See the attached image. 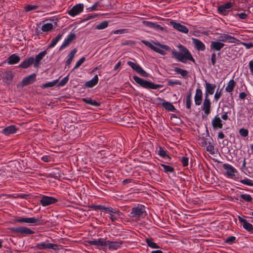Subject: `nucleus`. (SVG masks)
Here are the masks:
<instances>
[{
  "mask_svg": "<svg viewBox=\"0 0 253 253\" xmlns=\"http://www.w3.org/2000/svg\"><path fill=\"white\" fill-rule=\"evenodd\" d=\"M85 242L89 245L95 246L97 248H102L103 251H105L107 248L110 251H116L120 249L124 243V241L122 240L113 241L103 238L87 240Z\"/></svg>",
  "mask_w": 253,
  "mask_h": 253,
  "instance_id": "1",
  "label": "nucleus"
},
{
  "mask_svg": "<svg viewBox=\"0 0 253 253\" xmlns=\"http://www.w3.org/2000/svg\"><path fill=\"white\" fill-rule=\"evenodd\" d=\"M180 51H177L173 49L171 50V54L173 57H174L177 60L185 63L187 61H190L193 62H195V59L192 57L191 53L189 50L185 46L180 45Z\"/></svg>",
  "mask_w": 253,
  "mask_h": 253,
  "instance_id": "2",
  "label": "nucleus"
},
{
  "mask_svg": "<svg viewBox=\"0 0 253 253\" xmlns=\"http://www.w3.org/2000/svg\"><path fill=\"white\" fill-rule=\"evenodd\" d=\"M132 78L137 84L145 89H157L163 86L162 84H155L152 82L145 80L136 75H134Z\"/></svg>",
  "mask_w": 253,
  "mask_h": 253,
  "instance_id": "3",
  "label": "nucleus"
},
{
  "mask_svg": "<svg viewBox=\"0 0 253 253\" xmlns=\"http://www.w3.org/2000/svg\"><path fill=\"white\" fill-rule=\"evenodd\" d=\"M141 42L146 46L150 48L153 51L163 55L166 54V52L165 51V50H170L171 49L169 46L168 45L161 44L160 43H155V44L159 46L157 47L155 46V45H154L147 41L143 40L141 41Z\"/></svg>",
  "mask_w": 253,
  "mask_h": 253,
  "instance_id": "4",
  "label": "nucleus"
},
{
  "mask_svg": "<svg viewBox=\"0 0 253 253\" xmlns=\"http://www.w3.org/2000/svg\"><path fill=\"white\" fill-rule=\"evenodd\" d=\"M146 215V212L144 206L138 205L132 209L129 216L135 219L139 220L140 218H144Z\"/></svg>",
  "mask_w": 253,
  "mask_h": 253,
  "instance_id": "5",
  "label": "nucleus"
},
{
  "mask_svg": "<svg viewBox=\"0 0 253 253\" xmlns=\"http://www.w3.org/2000/svg\"><path fill=\"white\" fill-rule=\"evenodd\" d=\"M233 5L234 2L231 1L219 5L217 7L218 13L224 16L227 15L232 9Z\"/></svg>",
  "mask_w": 253,
  "mask_h": 253,
  "instance_id": "6",
  "label": "nucleus"
},
{
  "mask_svg": "<svg viewBox=\"0 0 253 253\" xmlns=\"http://www.w3.org/2000/svg\"><path fill=\"white\" fill-rule=\"evenodd\" d=\"M127 64L141 77L145 78L149 77V74L143 70L139 64L130 61H127Z\"/></svg>",
  "mask_w": 253,
  "mask_h": 253,
  "instance_id": "7",
  "label": "nucleus"
},
{
  "mask_svg": "<svg viewBox=\"0 0 253 253\" xmlns=\"http://www.w3.org/2000/svg\"><path fill=\"white\" fill-rule=\"evenodd\" d=\"M212 129L214 130L221 129L224 125V123L218 115H215L211 121Z\"/></svg>",
  "mask_w": 253,
  "mask_h": 253,
  "instance_id": "8",
  "label": "nucleus"
},
{
  "mask_svg": "<svg viewBox=\"0 0 253 253\" xmlns=\"http://www.w3.org/2000/svg\"><path fill=\"white\" fill-rule=\"evenodd\" d=\"M58 200L53 197L43 195L40 200V204L42 207H46L51 204H53L57 202Z\"/></svg>",
  "mask_w": 253,
  "mask_h": 253,
  "instance_id": "9",
  "label": "nucleus"
},
{
  "mask_svg": "<svg viewBox=\"0 0 253 253\" xmlns=\"http://www.w3.org/2000/svg\"><path fill=\"white\" fill-rule=\"evenodd\" d=\"M36 248L38 250H46V249H52L57 250L58 249V245L52 243H48L44 242H41L37 244Z\"/></svg>",
  "mask_w": 253,
  "mask_h": 253,
  "instance_id": "10",
  "label": "nucleus"
},
{
  "mask_svg": "<svg viewBox=\"0 0 253 253\" xmlns=\"http://www.w3.org/2000/svg\"><path fill=\"white\" fill-rule=\"evenodd\" d=\"M222 167L226 170V174L228 177L231 178H236V173L237 172V170L232 165L229 164H224Z\"/></svg>",
  "mask_w": 253,
  "mask_h": 253,
  "instance_id": "11",
  "label": "nucleus"
},
{
  "mask_svg": "<svg viewBox=\"0 0 253 253\" xmlns=\"http://www.w3.org/2000/svg\"><path fill=\"white\" fill-rule=\"evenodd\" d=\"M218 40L222 42H228L232 43H238L239 42L236 38L226 34H220Z\"/></svg>",
  "mask_w": 253,
  "mask_h": 253,
  "instance_id": "12",
  "label": "nucleus"
},
{
  "mask_svg": "<svg viewBox=\"0 0 253 253\" xmlns=\"http://www.w3.org/2000/svg\"><path fill=\"white\" fill-rule=\"evenodd\" d=\"M202 110L204 111L206 116L209 115L211 110V102L209 97H205L203 104L202 106Z\"/></svg>",
  "mask_w": 253,
  "mask_h": 253,
  "instance_id": "13",
  "label": "nucleus"
},
{
  "mask_svg": "<svg viewBox=\"0 0 253 253\" xmlns=\"http://www.w3.org/2000/svg\"><path fill=\"white\" fill-rule=\"evenodd\" d=\"M169 24L171 25L173 29L179 32L187 34L189 32V29L184 25L179 23H176L174 20H171Z\"/></svg>",
  "mask_w": 253,
  "mask_h": 253,
  "instance_id": "14",
  "label": "nucleus"
},
{
  "mask_svg": "<svg viewBox=\"0 0 253 253\" xmlns=\"http://www.w3.org/2000/svg\"><path fill=\"white\" fill-rule=\"evenodd\" d=\"M84 7V4L82 3L76 4L68 11V14L71 16L74 17L83 12Z\"/></svg>",
  "mask_w": 253,
  "mask_h": 253,
  "instance_id": "15",
  "label": "nucleus"
},
{
  "mask_svg": "<svg viewBox=\"0 0 253 253\" xmlns=\"http://www.w3.org/2000/svg\"><path fill=\"white\" fill-rule=\"evenodd\" d=\"M205 97H209V95H212L214 93L215 89L216 88V85L214 84H211L208 83L206 80H205Z\"/></svg>",
  "mask_w": 253,
  "mask_h": 253,
  "instance_id": "16",
  "label": "nucleus"
},
{
  "mask_svg": "<svg viewBox=\"0 0 253 253\" xmlns=\"http://www.w3.org/2000/svg\"><path fill=\"white\" fill-rule=\"evenodd\" d=\"M13 232L23 235H32L34 232L31 229L26 227H14L12 229Z\"/></svg>",
  "mask_w": 253,
  "mask_h": 253,
  "instance_id": "17",
  "label": "nucleus"
},
{
  "mask_svg": "<svg viewBox=\"0 0 253 253\" xmlns=\"http://www.w3.org/2000/svg\"><path fill=\"white\" fill-rule=\"evenodd\" d=\"M76 36L75 34L74 33L71 32L60 46L59 50H61L67 47L72 42L76 39Z\"/></svg>",
  "mask_w": 253,
  "mask_h": 253,
  "instance_id": "18",
  "label": "nucleus"
},
{
  "mask_svg": "<svg viewBox=\"0 0 253 253\" xmlns=\"http://www.w3.org/2000/svg\"><path fill=\"white\" fill-rule=\"evenodd\" d=\"M142 23L144 25L150 28L155 29L158 31H166L164 27H162L160 25L158 24L157 23H154L148 21H143Z\"/></svg>",
  "mask_w": 253,
  "mask_h": 253,
  "instance_id": "19",
  "label": "nucleus"
},
{
  "mask_svg": "<svg viewBox=\"0 0 253 253\" xmlns=\"http://www.w3.org/2000/svg\"><path fill=\"white\" fill-rule=\"evenodd\" d=\"M239 221L242 223L243 228L248 232L253 233V225L248 222L246 219H244L241 216H238Z\"/></svg>",
  "mask_w": 253,
  "mask_h": 253,
  "instance_id": "20",
  "label": "nucleus"
},
{
  "mask_svg": "<svg viewBox=\"0 0 253 253\" xmlns=\"http://www.w3.org/2000/svg\"><path fill=\"white\" fill-rule=\"evenodd\" d=\"M36 80V74L33 73L29 76L24 78L21 82L23 86L30 84L35 82Z\"/></svg>",
  "mask_w": 253,
  "mask_h": 253,
  "instance_id": "21",
  "label": "nucleus"
},
{
  "mask_svg": "<svg viewBox=\"0 0 253 253\" xmlns=\"http://www.w3.org/2000/svg\"><path fill=\"white\" fill-rule=\"evenodd\" d=\"M224 45L225 44L219 40L218 41H211L210 49L214 51H219Z\"/></svg>",
  "mask_w": 253,
  "mask_h": 253,
  "instance_id": "22",
  "label": "nucleus"
},
{
  "mask_svg": "<svg viewBox=\"0 0 253 253\" xmlns=\"http://www.w3.org/2000/svg\"><path fill=\"white\" fill-rule=\"evenodd\" d=\"M193 43L194 45L195 48L198 51H204L206 49V46L205 44L199 39L196 38H192Z\"/></svg>",
  "mask_w": 253,
  "mask_h": 253,
  "instance_id": "23",
  "label": "nucleus"
},
{
  "mask_svg": "<svg viewBox=\"0 0 253 253\" xmlns=\"http://www.w3.org/2000/svg\"><path fill=\"white\" fill-rule=\"evenodd\" d=\"M203 98V92L200 88H197L196 89V93L194 96L195 104L197 106L201 104Z\"/></svg>",
  "mask_w": 253,
  "mask_h": 253,
  "instance_id": "24",
  "label": "nucleus"
},
{
  "mask_svg": "<svg viewBox=\"0 0 253 253\" xmlns=\"http://www.w3.org/2000/svg\"><path fill=\"white\" fill-rule=\"evenodd\" d=\"M34 58L33 57H29L23 61L19 65V67L22 69H27L32 64H34Z\"/></svg>",
  "mask_w": 253,
  "mask_h": 253,
  "instance_id": "25",
  "label": "nucleus"
},
{
  "mask_svg": "<svg viewBox=\"0 0 253 253\" xmlns=\"http://www.w3.org/2000/svg\"><path fill=\"white\" fill-rule=\"evenodd\" d=\"M20 57L16 53H13L10 55L6 59L7 63L9 65H14L19 62L20 61Z\"/></svg>",
  "mask_w": 253,
  "mask_h": 253,
  "instance_id": "26",
  "label": "nucleus"
},
{
  "mask_svg": "<svg viewBox=\"0 0 253 253\" xmlns=\"http://www.w3.org/2000/svg\"><path fill=\"white\" fill-rule=\"evenodd\" d=\"M47 54L46 50L40 52L37 54L35 59H34V67L35 68L38 67L41 61L43 59L45 55Z\"/></svg>",
  "mask_w": 253,
  "mask_h": 253,
  "instance_id": "27",
  "label": "nucleus"
},
{
  "mask_svg": "<svg viewBox=\"0 0 253 253\" xmlns=\"http://www.w3.org/2000/svg\"><path fill=\"white\" fill-rule=\"evenodd\" d=\"M158 99L163 101V107L168 111L174 112L176 110L175 108L171 103L165 101L163 99L160 97L158 98Z\"/></svg>",
  "mask_w": 253,
  "mask_h": 253,
  "instance_id": "28",
  "label": "nucleus"
},
{
  "mask_svg": "<svg viewBox=\"0 0 253 253\" xmlns=\"http://www.w3.org/2000/svg\"><path fill=\"white\" fill-rule=\"evenodd\" d=\"M98 75H96L91 80L86 82L84 86L87 88H92L98 84Z\"/></svg>",
  "mask_w": 253,
  "mask_h": 253,
  "instance_id": "29",
  "label": "nucleus"
},
{
  "mask_svg": "<svg viewBox=\"0 0 253 253\" xmlns=\"http://www.w3.org/2000/svg\"><path fill=\"white\" fill-rule=\"evenodd\" d=\"M17 128L15 126L11 125L8 126L2 130V133L6 135H9L11 134H14L16 133Z\"/></svg>",
  "mask_w": 253,
  "mask_h": 253,
  "instance_id": "30",
  "label": "nucleus"
},
{
  "mask_svg": "<svg viewBox=\"0 0 253 253\" xmlns=\"http://www.w3.org/2000/svg\"><path fill=\"white\" fill-rule=\"evenodd\" d=\"M26 223L33 224L35 225H40L42 224V221L39 217H26Z\"/></svg>",
  "mask_w": 253,
  "mask_h": 253,
  "instance_id": "31",
  "label": "nucleus"
},
{
  "mask_svg": "<svg viewBox=\"0 0 253 253\" xmlns=\"http://www.w3.org/2000/svg\"><path fill=\"white\" fill-rule=\"evenodd\" d=\"M82 100L86 104H89L94 107H99L100 106V102H97L95 100H93L89 97L83 98H82Z\"/></svg>",
  "mask_w": 253,
  "mask_h": 253,
  "instance_id": "32",
  "label": "nucleus"
},
{
  "mask_svg": "<svg viewBox=\"0 0 253 253\" xmlns=\"http://www.w3.org/2000/svg\"><path fill=\"white\" fill-rule=\"evenodd\" d=\"M192 92L189 90L187 93L185 98L186 107L188 110H191L192 104Z\"/></svg>",
  "mask_w": 253,
  "mask_h": 253,
  "instance_id": "33",
  "label": "nucleus"
},
{
  "mask_svg": "<svg viewBox=\"0 0 253 253\" xmlns=\"http://www.w3.org/2000/svg\"><path fill=\"white\" fill-rule=\"evenodd\" d=\"M146 243L147 246L152 249H159L160 247L156 243L154 242V239L152 238H146Z\"/></svg>",
  "mask_w": 253,
  "mask_h": 253,
  "instance_id": "34",
  "label": "nucleus"
},
{
  "mask_svg": "<svg viewBox=\"0 0 253 253\" xmlns=\"http://www.w3.org/2000/svg\"><path fill=\"white\" fill-rule=\"evenodd\" d=\"M236 85V82L233 79L230 80L225 87V91L229 93H231Z\"/></svg>",
  "mask_w": 253,
  "mask_h": 253,
  "instance_id": "35",
  "label": "nucleus"
},
{
  "mask_svg": "<svg viewBox=\"0 0 253 253\" xmlns=\"http://www.w3.org/2000/svg\"><path fill=\"white\" fill-rule=\"evenodd\" d=\"M63 36V33H59L56 37L53 39L50 44L48 45V48H51L53 47L58 42V41L62 38Z\"/></svg>",
  "mask_w": 253,
  "mask_h": 253,
  "instance_id": "36",
  "label": "nucleus"
},
{
  "mask_svg": "<svg viewBox=\"0 0 253 253\" xmlns=\"http://www.w3.org/2000/svg\"><path fill=\"white\" fill-rule=\"evenodd\" d=\"M158 155L163 158H168L169 160L171 159V157L167 154V151L164 149L162 147H159Z\"/></svg>",
  "mask_w": 253,
  "mask_h": 253,
  "instance_id": "37",
  "label": "nucleus"
},
{
  "mask_svg": "<svg viewBox=\"0 0 253 253\" xmlns=\"http://www.w3.org/2000/svg\"><path fill=\"white\" fill-rule=\"evenodd\" d=\"M121 215V212L118 210L117 211H116L115 212L110 213L109 215V218L112 222H115L118 219Z\"/></svg>",
  "mask_w": 253,
  "mask_h": 253,
  "instance_id": "38",
  "label": "nucleus"
},
{
  "mask_svg": "<svg viewBox=\"0 0 253 253\" xmlns=\"http://www.w3.org/2000/svg\"><path fill=\"white\" fill-rule=\"evenodd\" d=\"M109 21H103L101 23L96 25L95 29L96 30H103L106 28L109 25Z\"/></svg>",
  "mask_w": 253,
  "mask_h": 253,
  "instance_id": "39",
  "label": "nucleus"
},
{
  "mask_svg": "<svg viewBox=\"0 0 253 253\" xmlns=\"http://www.w3.org/2000/svg\"><path fill=\"white\" fill-rule=\"evenodd\" d=\"M174 71L177 74H180L183 78H185L188 74L187 71L178 67H175L174 68Z\"/></svg>",
  "mask_w": 253,
  "mask_h": 253,
  "instance_id": "40",
  "label": "nucleus"
},
{
  "mask_svg": "<svg viewBox=\"0 0 253 253\" xmlns=\"http://www.w3.org/2000/svg\"><path fill=\"white\" fill-rule=\"evenodd\" d=\"M53 29V25L51 23L44 24L42 27V30L43 32H47Z\"/></svg>",
  "mask_w": 253,
  "mask_h": 253,
  "instance_id": "41",
  "label": "nucleus"
},
{
  "mask_svg": "<svg viewBox=\"0 0 253 253\" xmlns=\"http://www.w3.org/2000/svg\"><path fill=\"white\" fill-rule=\"evenodd\" d=\"M57 81H58V80H56L53 81L52 82H48V83L43 84L42 85L41 88L42 89H44L46 88L53 87L56 85V84L57 83Z\"/></svg>",
  "mask_w": 253,
  "mask_h": 253,
  "instance_id": "42",
  "label": "nucleus"
},
{
  "mask_svg": "<svg viewBox=\"0 0 253 253\" xmlns=\"http://www.w3.org/2000/svg\"><path fill=\"white\" fill-rule=\"evenodd\" d=\"M161 166L164 169V170L165 172H173L174 171V169L169 165H166L165 164H161Z\"/></svg>",
  "mask_w": 253,
  "mask_h": 253,
  "instance_id": "43",
  "label": "nucleus"
},
{
  "mask_svg": "<svg viewBox=\"0 0 253 253\" xmlns=\"http://www.w3.org/2000/svg\"><path fill=\"white\" fill-rule=\"evenodd\" d=\"M206 150L211 154L213 155L215 154V150L214 145L211 143V142H209L208 145L206 147Z\"/></svg>",
  "mask_w": 253,
  "mask_h": 253,
  "instance_id": "44",
  "label": "nucleus"
},
{
  "mask_svg": "<svg viewBox=\"0 0 253 253\" xmlns=\"http://www.w3.org/2000/svg\"><path fill=\"white\" fill-rule=\"evenodd\" d=\"M38 7L39 6L37 5L28 4L24 7V10L25 12H29L37 9Z\"/></svg>",
  "mask_w": 253,
  "mask_h": 253,
  "instance_id": "45",
  "label": "nucleus"
},
{
  "mask_svg": "<svg viewBox=\"0 0 253 253\" xmlns=\"http://www.w3.org/2000/svg\"><path fill=\"white\" fill-rule=\"evenodd\" d=\"M236 238L234 236H231L227 237L224 241V242L229 245H232L236 242Z\"/></svg>",
  "mask_w": 253,
  "mask_h": 253,
  "instance_id": "46",
  "label": "nucleus"
},
{
  "mask_svg": "<svg viewBox=\"0 0 253 253\" xmlns=\"http://www.w3.org/2000/svg\"><path fill=\"white\" fill-rule=\"evenodd\" d=\"M240 197L245 201L248 202H251L253 200V198L251 197V196L247 194H241Z\"/></svg>",
  "mask_w": 253,
  "mask_h": 253,
  "instance_id": "47",
  "label": "nucleus"
},
{
  "mask_svg": "<svg viewBox=\"0 0 253 253\" xmlns=\"http://www.w3.org/2000/svg\"><path fill=\"white\" fill-rule=\"evenodd\" d=\"M240 182L243 184L250 186H253V181L248 178H245L244 179H242L240 181Z\"/></svg>",
  "mask_w": 253,
  "mask_h": 253,
  "instance_id": "48",
  "label": "nucleus"
},
{
  "mask_svg": "<svg viewBox=\"0 0 253 253\" xmlns=\"http://www.w3.org/2000/svg\"><path fill=\"white\" fill-rule=\"evenodd\" d=\"M180 161L183 167H187L189 165V158L185 156H182L180 158Z\"/></svg>",
  "mask_w": 253,
  "mask_h": 253,
  "instance_id": "49",
  "label": "nucleus"
},
{
  "mask_svg": "<svg viewBox=\"0 0 253 253\" xmlns=\"http://www.w3.org/2000/svg\"><path fill=\"white\" fill-rule=\"evenodd\" d=\"M69 74H68L65 77L63 78L60 81V82L59 83L58 86H64L67 83L68 81H69Z\"/></svg>",
  "mask_w": 253,
  "mask_h": 253,
  "instance_id": "50",
  "label": "nucleus"
},
{
  "mask_svg": "<svg viewBox=\"0 0 253 253\" xmlns=\"http://www.w3.org/2000/svg\"><path fill=\"white\" fill-rule=\"evenodd\" d=\"M13 78V75L11 72L5 73L4 78L8 82H11L12 81Z\"/></svg>",
  "mask_w": 253,
  "mask_h": 253,
  "instance_id": "51",
  "label": "nucleus"
},
{
  "mask_svg": "<svg viewBox=\"0 0 253 253\" xmlns=\"http://www.w3.org/2000/svg\"><path fill=\"white\" fill-rule=\"evenodd\" d=\"M181 82L178 80H169L168 81V85L169 86H173L174 85H181Z\"/></svg>",
  "mask_w": 253,
  "mask_h": 253,
  "instance_id": "52",
  "label": "nucleus"
},
{
  "mask_svg": "<svg viewBox=\"0 0 253 253\" xmlns=\"http://www.w3.org/2000/svg\"><path fill=\"white\" fill-rule=\"evenodd\" d=\"M239 132L240 134L244 137H247L249 134V130L247 129L241 128L239 129Z\"/></svg>",
  "mask_w": 253,
  "mask_h": 253,
  "instance_id": "53",
  "label": "nucleus"
},
{
  "mask_svg": "<svg viewBox=\"0 0 253 253\" xmlns=\"http://www.w3.org/2000/svg\"><path fill=\"white\" fill-rule=\"evenodd\" d=\"M248 14L249 12L246 13L245 11H244L241 13H238L236 14V15L238 16L240 19L244 20L247 18Z\"/></svg>",
  "mask_w": 253,
  "mask_h": 253,
  "instance_id": "54",
  "label": "nucleus"
},
{
  "mask_svg": "<svg viewBox=\"0 0 253 253\" xmlns=\"http://www.w3.org/2000/svg\"><path fill=\"white\" fill-rule=\"evenodd\" d=\"M222 95L221 89L218 91L217 89L214 95V100L216 102L218 101Z\"/></svg>",
  "mask_w": 253,
  "mask_h": 253,
  "instance_id": "55",
  "label": "nucleus"
},
{
  "mask_svg": "<svg viewBox=\"0 0 253 253\" xmlns=\"http://www.w3.org/2000/svg\"><path fill=\"white\" fill-rule=\"evenodd\" d=\"M241 44L243 45L247 49H250L253 47V42H241Z\"/></svg>",
  "mask_w": 253,
  "mask_h": 253,
  "instance_id": "56",
  "label": "nucleus"
},
{
  "mask_svg": "<svg viewBox=\"0 0 253 253\" xmlns=\"http://www.w3.org/2000/svg\"><path fill=\"white\" fill-rule=\"evenodd\" d=\"M77 52V50L76 48H74L73 49H72L70 51V52L68 54V55L67 56V58L73 60V59L74 58V56Z\"/></svg>",
  "mask_w": 253,
  "mask_h": 253,
  "instance_id": "57",
  "label": "nucleus"
},
{
  "mask_svg": "<svg viewBox=\"0 0 253 253\" xmlns=\"http://www.w3.org/2000/svg\"><path fill=\"white\" fill-rule=\"evenodd\" d=\"M85 58L84 57H82L76 64L73 70L79 68L85 61Z\"/></svg>",
  "mask_w": 253,
  "mask_h": 253,
  "instance_id": "58",
  "label": "nucleus"
},
{
  "mask_svg": "<svg viewBox=\"0 0 253 253\" xmlns=\"http://www.w3.org/2000/svg\"><path fill=\"white\" fill-rule=\"evenodd\" d=\"M97 13L88 14L87 16L84 18V21H87L91 19L95 18L98 16Z\"/></svg>",
  "mask_w": 253,
  "mask_h": 253,
  "instance_id": "59",
  "label": "nucleus"
},
{
  "mask_svg": "<svg viewBox=\"0 0 253 253\" xmlns=\"http://www.w3.org/2000/svg\"><path fill=\"white\" fill-rule=\"evenodd\" d=\"M104 210L106 212H110V213H112L113 212H115V211L118 210L117 209H113L111 207H106L104 206Z\"/></svg>",
  "mask_w": 253,
  "mask_h": 253,
  "instance_id": "60",
  "label": "nucleus"
},
{
  "mask_svg": "<svg viewBox=\"0 0 253 253\" xmlns=\"http://www.w3.org/2000/svg\"><path fill=\"white\" fill-rule=\"evenodd\" d=\"M90 208L93 210H104V206L101 205H91Z\"/></svg>",
  "mask_w": 253,
  "mask_h": 253,
  "instance_id": "61",
  "label": "nucleus"
},
{
  "mask_svg": "<svg viewBox=\"0 0 253 253\" xmlns=\"http://www.w3.org/2000/svg\"><path fill=\"white\" fill-rule=\"evenodd\" d=\"M100 6V4L98 2H96L94 4H93L91 7H89L88 9H90V11L93 10H97L99 9L98 7Z\"/></svg>",
  "mask_w": 253,
  "mask_h": 253,
  "instance_id": "62",
  "label": "nucleus"
},
{
  "mask_svg": "<svg viewBox=\"0 0 253 253\" xmlns=\"http://www.w3.org/2000/svg\"><path fill=\"white\" fill-rule=\"evenodd\" d=\"M126 33H127V30L125 29H118L113 32L114 34H122Z\"/></svg>",
  "mask_w": 253,
  "mask_h": 253,
  "instance_id": "63",
  "label": "nucleus"
},
{
  "mask_svg": "<svg viewBox=\"0 0 253 253\" xmlns=\"http://www.w3.org/2000/svg\"><path fill=\"white\" fill-rule=\"evenodd\" d=\"M216 55L215 52H213L211 55V62L213 66H214L216 63Z\"/></svg>",
  "mask_w": 253,
  "mask_h": 253,
  "instance_id": "64",
  "label": "nucleus"
}]
</instances>
